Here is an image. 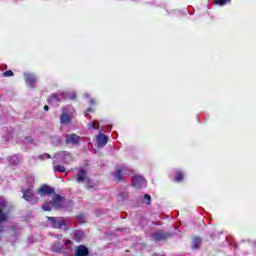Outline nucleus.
<instances>
[{
    "label": "nucleus",
    "instance_id": "obj_21",
    "mask_svg": "<svg viewBox=\"0 0 256 256\" xmlns=\"http://www.w3.org/2000/svg\"><path fill=\"white\" fill-rule=\"evenodd\" d=\"M54 171H57L58 173H65V168L61 165L54 166Z\"/></svg>",
    "mask_w": 256,
    "mask_h": 256
},
{
    "label": "nucleus",
    "instance_id": "obj_23",
    "mask_svg": "<svg viewBox=\"0 0 256 256\" xmlns=\"http://www.w3.org/2000/svg\"><path fill=\"white\" fill-rule=\"evenodd\" d=\"M38 159H40L41 161H43V159H51V155L45 153V154L39 155Z\"/></svg>",
    "mask_w": 256,
    "mask_h": 256
},
{
    "label": "nucleus",
    "instance_id": "obj_1",
    "mask_svg": "<svg viewBox=\"0 0 256 256\" xmlns=\"http://www.w3.org/2000/svg\"><path fill=\"white\" fill-rule=\"evenodd\" d=\"M63 205V197L59 196V194H54L52 197V201L44 203L42 209L43 211H51V209H61Z\"/></svg>",
    "mask_w": 256,
    "mask_h": 256
},
{
    "label": "nucleus",
    "instance_id": "obj_4",
    "mask_svg": "<svg viewBox=\"0 0 256 256\" xmlns=\"http://www.w3.org/2000/svg\"><path fill=\"white\" fill-rule=\"evenodd\" d=\"M22 199L30 203L31 205H35L39 201V198L33 193V188L29 187L28 189H22Z\"/></svg>",
    "mask_w": 256,
    "mask_h": 256
},
{
    "label": "nucleus",
    "instance_id": "obj_26",
    "mask_svg": "<svg viewBox=\"0 0 256 256\" xmlns=\"http://www.w3.org/2000/svg\"><path fill=\"white\" fill-rule=\"evenodd\" d=\"M144 199H146L147 204L150 205V203H151V196L148 195V194H145V195H144Z\"/></svg>",
    "mask_w": 256,
    "mask_h": 256
},
{
    "label": "nucleus",
    "instance_id": "obj_33",
    "mask_svg": "<svg viewBox=\"0 0 256 256\" xmlns=\"http://www.w3.org/2000/svg\"><path fill=\"white\" fill-rule=\"evenodd\" d=\"M30 181H32V183L35 181L33 178H30Z\"/></svg>",
    "mask_w": 256,
    "mask_h": 256
},
{
    "label": "nucleus",
    "instance_id": "obj_2",
    "mask_svg": "<svg viewBox=\"0 0 256 256\" xmlns=\"http://www.w3.org/2000/svg\"><path fill=\"white\" fill-rule=\"evenodd\" d=\"M48 221H50L52 227L54 229H63L66 231V229H69L71 227V223L69 222V219L63 218V217H48Z\"/></svg>",
    "mask_w": 256,
    "mask_h": 256
},
{
    "label": "nucleus",
    "instance_id": "obj_25",
    "mask_svg": "<svg viewBox=\"0 0 256 256\" xmlns=\"http://www.w3.org/2000/svg\"><path fill=\"white\" fill-rule=\"evenodd\" d=\"M2 75L3 77H13L15 74L11 70H7Z\"/></svg>",
    "mask_w": 256,
    "mask_h": 256
},
{
    "label": "nucleus",
    "instance_id": "obj_13",
    "mask_svg": "<svg viewBox=\"0 0 256 256\" xmlns=\"http://www.w3.org/2000/svg\"><path fill=\"white\" fill-rule=\"evenodd\" d=\"M38 193L39 195H52V193H55V190L49 186H42Z\"/></svg>",
    "mask_w": 256,
    "mask_h": 256
},
{
    "label": "nucleus",
    "instance_id": "obj_29",
    "mask_svg": "<svg viewBox=\"0 0 256 256\" xmlns=\"http://www.w3.org/2000/svg\"><path fill=\"white\" fill-rule=\"evenodd\" d=\"M78 219L80 220L81 223H85V220L83 219V216H78Z\"/></svg>",
    "mask_w": 256,
    "mask_h": 256
},
{
    "label": "nucleus",
    "instance_id": "obj_10",
    "mask_svg": "<svg viewBox=\"0 0 256 256\" xmlns=\"http://www.w3.org/2000/svg\"><path fill=\"white\" fill-rule=\"evenodd\" d=\"M127 172H128V170L126 167L117 168L116 172L114 174L117 181H125V178L123 177V175H128L129 173H127Z\"/></svg>",
    "mask_w": 256,
    "mask_h": 256
},
{
    "label": "nucleus",
    "instance_id": "obj_17",
    "mask_svg": "<svg viewBox=\"0 0 256 256\" xmlns=\"http://www.w3.org/2000/svg\"><path fill=\"white\" fill-rule=\"evenodd\" d=\"M201 246V239L200 238H194L192 240V249H197Z\"/></svg>",
    "mask_w": 256,
    "mask_h": 256
},
{
    "label": "nucleus",
    "instance_id": "obj_28",
    "mask_svg": "<svg viewBox=\"0 0 256 256\" xmlns=\"http://www.w3.org/2000/svg\"><path fill=\"white\" fill-rule=\"evenodd\" d=\"M89 113H91V108H89L86 112H84V115L87 117V115H89Z\"/></svg>",
    "mask_w": 256,
    "mask_h": 256
},
{
    "label": "nucleus",
    "instance_id": "obj_30",
    "mask_svg": "<svg viewBox=\"0 0 256 256\" xmlns=\"http://www.w3.org/2000/svg\"><path fill=\"white\" fill-rule=\"evenodd\" d=\"M44 111H49V106H44Z\"/></svg>",
    "mask_w": 256,
    "mask_h": 256
},
{
    "label": "nucleus",
    "instance_id": "obj_27",
    "mask_svg": "<svg viewBox=\"0 0 256 256\" xmlns=\"http://www.w3.org/2000/svg\"><path fill=\"white\" fill-rule=\"evenodd\" d=\"M65 159H70V162L73 161V157L71 156V154H69V156H64Z\"/></svg>",
    "mask_w": 256,
    "mask_h": 256
},
{
    "label": "nucleus",
    "instance_id": "obj_16",
    "mask_svg": "<svg viewBox=\"0 0 256 256\" xmlns=\"http://www.w3.org/2000/svg\"><path fill=\"white\" fill-rule=\"evenodd\" d=\"M83 237H85V233L81 230H76L74 231V239L79 243V241H81V239H83Z\"/></svg>",
    "mask_w": 256,
    "mask_h": 256
},
{
    "label": "nucleus",
    "instance_id": "obj_19",
    "mask_svg": "<svg viewBox=\"0 0 256 256\" xmlns=\"http://www.w3.org/2000/svg\"><path fill=\"white\" fill-rule=\"evenodd\" d=\"M86 187H87V189H95V187H97V184L88 179L86 181Z\"/></svg>",
    "mask_w": 256,
    "mask_h": 256
},
{
    "label": "nucleus",
    "instance_id": "obj_24",
    "mask_svg": "<svg viewBox=\"0 0 256 256\" xmlns=\"http://www.w3.org/2000/svg\"><path fill=\"white\" fill-rule=\"evenodd\" d=\"M175 181L179 183V181H183V173L177 172V175L175 177Z\"/></svg>",
    "mask_w": 256,
    "mask_h": 256
},
{
    "label": "nucleus",
    "instance_id": "obj_5",
    "mask_svg": "<svg viewBox=\"0 0 256 256\" xmlns=\"http://www.w3.org/2000/svg\"><path fill=\"white\" fill-rule=\"evenodd\" d=\"M73 113H75V109H73V108H63L62 109V115L60 117V123L62 125H67V124L71 123Z\"/></svg>",
    "mask_w": 256,
    "mask_h": 256
},
{
    "label": "nucleus",
    "instance_id": "obj_32",
    "mask_svg": "<svg viewBox=\"0 0 256 256\" xmlns=\"http://www.w3.org/2000/svg\"><path fill=\"white\" fill-rule=\"evenodd\" d=\"M69 243H71V241H70V240L66 241V245H69Z\"/></svg>",
    "mask_w": 256,
    "mask_h": 256
},
{
    "label": "nucleus",
    "instance_id": "obj_22",
    "mask_svg": "<svg viewBox=\"0 0 256 256\" xmlns=\"http://www.w3.org/2000/svg\"><path fill=\"white\" fill-rule=\"evenodd\" d=\"M231 0H216V3L220 5V7H223V5H227Z\"/></svg>",
    "mask_w": 256,
    "mask_h": 256
},
{
    "label": "nucleus",
    "instance_id": "obj_11",
    "mask_svg": "<svg viewBox=\"0 0 256 256\" xmlns=\"http://www.w3.org/2000/svg\"><path fill=\"white\" fill-rule=\"evenodd\" d=\"M24 78H25V83L28 85V87H35V83L37 81L35 78V75L25 73Z\"/></svg>",
    "mask_w": 256,
    "mask_h": 256
},
{
    "label": "nucleus",
    "instance_id": "obj_3",
    "mask_svg": "<svg viewBox=\"0 0 256 256\" xmlns=\"http://www.w3.org/2000/svg\"><path fill=\"white\" fill-rule=\"evenodd\" d=\"M11 213V210H9V207L7 206V202L3 200V198H0V223H5L6 221H9V215ZM3 233V226H0V235Z\"/></svg>",
    "mask_w": 256,
    "mask_h": 256
},
{
    "label": "nucleus",
    "instance_id": "obj_31",
    "mask_svg": "<svg viewBox=\"0 0 256 256\" xmlns=\"http://www.w3.org/2000/svg\"><path fill=\"white\" fill-rule=\"evenodd\" d=\"M70 99H75V94H72V95L70 96Z\"/></svg>",
    "mask_w": 256,
    "mask_h": 256
},
{
    "label": "nucleus",
    "instance_id": "obj_6",
    "mask_svg": "<svg viewBox=\"0 0 256 256\" xmlns=\"http://www.w3.org/2000/svg\"><path fill=\"white\" fill-rule=\"evenodd\" d=\"M70 157L68 152H59L54 156V165L55 163H71V159L65 158Z\"/></svg>",
    "mask_w": 256,
    "mask_h": 256
},
{
    "label": "nucleus",
    "instance_id": "obj_20",
    "mask_svg": "<svg viewBox=\"0 0 256 256\" xmlns=\"http://www.w3.org/2000/svg\"><path fill=\"white\" fill-rule=\"evenodd\" d=\"M88 128L89 129H99V122L97 120L91 122L89 125H88Z\"/></svg>",
    "mask_w": 256,
    "mask_h": 256
},
{
    "label": "nucleus",
    "instance_id": "obj_8",
    "mask_svg": "<svg viewBox=\"0 0 256 256\" xmlns=\"http://www.w3.org/2000/svg\"><path fill=\"white\" fill-rule=\"evenodd\" d=\"M81 138L76 134H68L66 136L67 145H79Z\"/></svg>",
    "mask_w": 256,
    "mask_h": 256
},
{
    "label": "nucleus",
    "instance_id": "obj_9",
    "mask_svg": "<svg viewBox=\"0 0 256 256\" xmlns=\"http://www.w3.org/2000/svg\"><path fill=\"white\" fill-rule=\"evenodd\" d=\"M107 141H109V138L105 134H103V132H100L96 136V142L98 147H105V145H107Z\"/></svg>",
    "mask_w": 256,
    "mask_h": 256
},
{
    "label": "nucleus",
    "instance_id": "obj_35",
    "mask_svg": "<svg viewBox=\"0 0 256 256\" xmlns=\"http://www.w3.org/2000/svg\"><path fill=\"white\" fill-rule=\"evenodd\" d=\"M155 237H156V239H159V236L157 234L155 235Z\"/></svg>",
    "mask_w": 256,
    "mask_h": 256
},
{
    "label": "nucleus",
    "instance_id": "obj_12",
    "mask_svg": "<svg viewBox=\"0 0 256 256\" xmlns=\"http://www.w3.org/2000/svg\"><path fill=\"white\" fill-rule=\"evenodd\" d=\"M89 178H87V172L84 169L78 170V177L76 178V181L78 183H83V181H88Z\"/></svg>",
    "mask_w": 256,
    "mask_h": 256
},
{
    "label": "nucleus",
    "instance_id": "obj_14",
    "mask_svg": "<svg viewBox=\"0 0 256 256\" xmlns=\"http://www.w3.org/2000/svg\"><path fill=\"white\" fill-rule=\"evenodd\" d=\"M89 255V249L85 245H80L76 249V256H87Z\"/></svg>",
    "mask_w": 256,
    "mask_h": 256
},
{
    "label": "nucleus",
    "instance_id": "obj_18",
    "mask_svg": "<svg viewBox=\"0 0 256 256\" xmlns=\"http://www.w3.org/2000/svg\"><path fill=\"white\" fill-rule=\"evenodd\" d=\"M48 101L49 103H58V101H61V98L59 97V94H53Z\"/></svg>",
    "mask_w": 256,
    "mask_h": 256
},
{
    "label": "nucleus",
    "instance_id": "obj_34",
    "mask_svg": "<svg viewBox=\"0 0 256 256\" xmlns=\"http://www.w3.org/2000/svg\"><path fill=\"white\" fill-rule=\"evenodd\" d=\"M52 251H57V250L55 249V246L52 248Z\"/></svg>",
    "mask_w": 256,
    "mask_h": 256
},
{
    "label": "nucleus",
    "instance_id": "obj_15",
    "mask_svg": "<svg viewBox=\"0 0 256 256\" xmlns=\"http://www.w3.org/2000/svg\"><path fill=\"white\" fill-rule=\"evenodd\" d=\"M8 161L14 166H17L21 163V159H19V156L17 155L9 156Z\"/></svg>",
    "mask_w": 256,
    "mask_h": 256
},
{
    "label": "nucleus",
    "instance_id": "obj_7",
    "mask_svg": "<svg viewBox=\"0 0 256 256\" xmlns=\"http://www.w3.org/2000/svg\"><path fill=\"white\" fill-rule=\"evenodd\" d=\"M132 185L136 189H141V187H147V181L142 176H134L132 178Z\"/></svg>",
    "mask_w": 256,
    "mask_h": 256
}]
</instances>
